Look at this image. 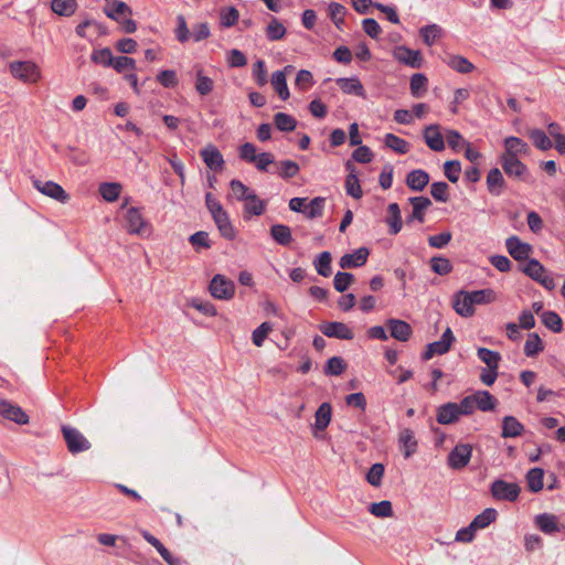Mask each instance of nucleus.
<instances>
[{"instance_id":"4be33fe9","label":"nucleus","mask_w":565,"mask_h":565,"mask_svg":"<svg viewBox=\"0 0 565 565\" xmlns=\"http://www.w3.org/2000/svg\"><path fill=\"white\" fill-rule=\"evenodd\" d=\"M460 415L457 411V403L448 402L440 405L436 412V420L441 425H451L459 420Z\"/></svg>"},{"instance_id":"774afa93","label":"nucleus","mask_w":565,"mask_h":565,"mask_svg":"<svg viewBox=\"0 0 565 565\" xmlns=\"http://www.w3.org/2000/svg\"><path fill=\"white\" fill-rule=\"evenodd\" d=\"M214 87V82L212 78L205 76L201 70L196 73V81H195V89L196 92L202 95H209Z\"/></svg>"},{"instance_id":"864d4df0","label":"nucleus","mask_w":565,"mask_h":565,"mask_svg":"<svg viewBox=\"0 0 565 565\" xmlns=\"http://www.w3.org/2000/svg\"><path fill=\"white\" fill-rule=\"evenodd\" d=\"M542 323L551 331L558 333L563 329L562 318L555 311L548 310L541 315Z\"/></svg>"},{"instance_id":"680f3d73","label":"nucleus","mask_w":565,"mask_h":565,"mask_svg":"<svg viewBox=\"0 0 565 565\" xmlns=\"http://www.w3.org/2000/svg\"><path fill=\"white\" fill-rule=\"evenodd\" d=\"M431 270L440 276L448 275L452 270V265L450 260L443 256H434L430 259Z\"/></svg>"},{"instance_id":"423d86ee","label":"nucleus","mask_w":565,"mask_h":565,"mask_svg":"<svg viewBox=\"0 0 565 565\" xmlns=\"http://www.w3.org/2000/svg\"><path fill=\"white\" fill-rule=\"evenodd\" d=\"M393 57L401 64L412 68H420L424 63V57L419 50H412L405 45H398L393 50Z\"/></svg>"},{"instance_id":"f704fd0d","label":"nucleus","mask_w":565,"mask_h":565,"mask_svg":"<svg viewBox=\"0 0 565 565\" xmlns=\"http://www.w3.org/2000/svg\"><path fill=\"white\" fill-rule=\"evenodd\" d=\"M332 416V407L331 404L328 402L322 403L315 414V428L317 430H324L330 422Z\"/></svg>"},{"instance_id":"f8f14e48","label":"nucleus","mask_w":565,"mask_h":565,"mask_svg":"<svg viewBox=\"0 0 565 565\" xmlns=\"http://www.w3.org/2000/svg\"><path fill=\"white\" fill-rule=\"evenodd\" d=\"M0 415L18 425H26L30 419L29 415L19 405H14L7 399H0Z\"/></svg>"},{"instance_id":"5fc2aeb1","label":"nucleus","mask_w":565,"mask_h":565,"mask_svg":"<svg viewBox=\"0 0 565 565\" xmlns=\"http://www.w3.org/2000/svg\"><path fill=\"white\" fill-rule=\"evenodd\" d=\"M286 35V28L279 20L271 17L270 22L266 28V38L269 41H279Z\"/></svg>"},{"instance_id":"e433bc0d","label":"nucleus","mask_w":565,"mask_h":565,"mask_svg":"<svg viewBox=\"0 0 565 565\" xmlns=\"http://www.w3.org/2000/svg\"><path fill=\"white\" fill-rule=\"evenodd\" d=\"M104 13L111 20L120 22L119 15L121 14H132L131 8L121 0H114L110 3V7L104 8Z\"/></svg>"},{"instance_id":"338daca9","label":"nucleus","mask_w":565,"mask_h":565,"mask_svg":"<svg viewBox=\"0 0 565 565\" xmlns=\"http://www.w3.org/2000/svg\"><path fill=\"white\" fill-rule=\"evenodd\" d=\"M369 511L377 518H388L393 515L392 503L387 500L371 503Z\"/></svg>"},{"instance_id":"5701e85b","label":"nucleus","mask_w":565,"mask_h":565,"mask_svg":"<svg viewBox=\"0 0 565 565\" xmlns=\"http://www.w3.org/2000/svg\"><path fill=\"white\" fill-rule=\"evenodd\" d=\"M504 153L502 156L518 158L519 154H529L530 147L529 145L521 138L510 136L504 139Z\"/></svg>"},{"instance_id":"20e7f679","label":"nucleus","mask_w":565,"mask_h":565,"mask_svg":"<svg viewBox=\"0 0 565 565\" xmlns=\"http://www.w3.org/2000/svg\"><path fill=\"white\" fill-rule=\"evenodd\" d=\"M211 295L221 300H230L235 294V284L221 274H216L210 281Z\"/></svg>"},{"instance_id":"3c124183","label":"nucleus","mask_w":565,"mask_h":565,"mask_svg":"<svg viewBox=\"0 0 565 565\" xmlns=\"http://www.w3.org/2000/svg\"><path fill=\"white\" fill-rule=\"evenodd\" d=\"M441 34L443 29L438 24H428L419 30L423 42L428 46H431Z\"/></svg>"},{"instance_id":"4468645a","label":"nucleus","mask_w":565,"mask_h":565,"mask_svg":"<svg viewBox=\"0 0 565 565\" xmlns=\"http://www.w3.org/2000/svg\"><path fill=\"white\" fill-rule=\"evenodd\" d=\"M413 210L412 213L406 217V224H411L413 221L423 223L425 221V211L431 206V201L427 196H412L408 199Z\"/></svg>"},{"instance_id":"0eeeda50","label":"nucleus","mask_w":565,"mask_h":565,"mask_svg":"<svg viewBox=\"0 0 565 565\" xmlns=\"http://www.w3.org/2000/svg\"><path fill=\"white\" fill-rule=\"evenodd\" d=\"M10 72L15 78L24 82H36L40 76L39 67L31 61H14L10 63Z\"/></svg>"},{"instance_id":"e2e57ef3","label":"nucleus","mask_w":565,"mask_h":565,"mask_svg":"<svg viewBox=\"0 0 565 565\" xmlns=\"http://www.w3.org/2000/svg\"><path fill=\"white\" fill-rule=\"evenodd\" d=\"M326 199L322 196L313 198L309 205L305 207V214L308 218L322 216Z\"/></svg>"},{"instance_id":"2f4dec72","label":"nucleus","mask_w":565,"mask_h":565,"mask_svg":"<svg viewBox=\"0 0 565 565\" xmlns=\"http://www.w3.org/2000/svg\"><path fill=\"white\" fill-rule=\"evenodd\" d=\"M469 291L460 290L455 295L454 309L465 318L471 317L475 313L473 305L469 303Z\"/></svg>"},{"instance_id":"b1692460","label":"nucleus","mask_w":565,"mask_h":565,"mask_svg":"<svg viewBox=\"0 0 565 565\" xmlns=\"http://www.w3.org/2000/svg\"><path fill=\"white\" fill-rule=\"evenodd\" d=\"M335 82L344 94L365 98V89L358 77H340Z\"/></svg>"},{"instance_id":"f3484780","label":"nucleus","mask_w":565,"mask_h":565,"mask_svg":"<svg viewBox=\"0 0 565 565\" xmlns=\"http://www.w3.org/2000/svg\"><path fill=\"white\" fill-rule=\"evenodd\" d=\"M370 250L367 247H360L353 254H344L339 262L342 269L356 268L367 262Z\"/></svg>"},{"instance_id":"6ab92c4d","label":"nucleus","mask_w":565,"mask_h":565,"mask_svg":"<svg viewBox=\"0 0 565 565\" xmlns=\"http://www.w3.org/2000/svg\"><path fill=\"white\" fill-rule=\"evenodd\" d=\"M206 167L213 171H220L224 167V159L221 151L213 145H209L200 151Z\"/></svg>"},{"instance_id":"a18cd8bd","label":"nucleus","mask_w":565,"mask_h":565,"mask_svg":"<svg viewBox=\"0 0 565 565\" xmlns=\"http://www.w3.org/2000/svg\"><path fill=\"white\" fill-rule=\"evenodd\" d=\"M497 516L498 512L495 509L487 508L480 514L476 515L471 523L477 530H482L494 522Z\"/></svg>"},{"instance_id":"4c0bfd02","label":"nucleus","mask_w":565,"mask_h":565,"mask_svg":"<svg viewBox=\"0 0 565 565\" xmlns=\"http://www.w3.org/2000/svg\"><path fill=\"white\" fill-rule=\"evenodd\" d=\"M523 351L527 358H534L544 351V343L537 333L527 334Z\"/></svg>"},{"instance_id":"09e8293b","label":"nucleus","mask_w":565,"mask_h":565,"mask_svg":"<svg viewBox=\"0 0 565 565\" xmlns=\"http://www.w3.org/2000/svg\"><path fill=\"white\" fill-rule=\"evenodd\" d=\"M121 191V184L117 182H103L99 184V193L107 202H115Z\"/></svg>"},{"instance_id":"de8ad7c7","label":"nucleus","mask_w":565,"mask_h":565,"mask_svg":"<svg viewBox=\"0 0 565 565\" xmlns=\"http://www.w3.org/2000/svg\"><path fill=\"white\" fill-rule=\"evenodd\" d=\"M384 142L387 148L394 150L399 154H405L409 151V143L394 134H386Z\"/></svg>"},{"instance_id":"a19ab883","label":"nucleus","mask_w":565,"mask_h":565,"mask_svg":"<svg viewBox=\"0 0 565 565\" xmlns=\"http://www.w3.org/2000/svg\"><path fill=\"white\" fill-rule=\"evenodd\" d=\"M331 262L332 256L330 252L320 253L313 260L317 273L322 277H329L332 274Z\"/></svg>"},{"instance_id":"ddd939ff","label":"nucleus","mask_w":565,"mask_h":565,"mask_svg":"<svg viewBox=\"0 0 565 565\" xmlns=\"http://www.w3.org/2000/svg\"><path fill=\"white\" fill-rule=\"evenodd\" d=\"M148 226V223L145 221L141 215L139 209L130 207L128 209L125 216V228L129 234L142 235L145 233V228Z\"/></svg>"},{"instance_id":"0e129e2a","label":"nucleus","mask_w":565,"mask_h":565,"mask_svg":"<svg viewBox=\"0 0 565 565\" xmlns=\"http://www.w3.org/2000/svg\"><path fill=\"white\" fill-rule=\"evenodd\" d=\"M353 281V274L348 271H338L333 278V287L338 292H344Z\"/></svg>"},{"instance_id":"412c9836","label":"nucleus","mask_w":565,"mask_h":565,"mask_svg":"<svg viewBox=\"0 0 565 565\" xmlns=\"http://www.w3.org/2000/svg\"><path fill=\"white\" fill-rule=\"evenodd\" d=\"M345 169L350 172L347 175L344 183L347 194L352 196L353 199L359 200L362 198L363 192L358 175L355 173V166L350 160H348L345 162Z\"/></svg>"},{"instance_id":"bb28decb","label":"nucleus","mask_w":565,"mask_h":565,"mask_svg":"<svg viewBox=\"0 0 565 565\" xmlns=\"http://www.w3.org/2000/svg\"><path fill=\"white\" fill-rule=\"evenodd\" d=\"M399 448L407 459L417 451L418 443L415 438L414 431L409 428H404L398 436Z\"/></svg>"},{"instance_id":"052dcab7","label":"nucleus","mask_w":565,"mask_h":565,"mask_svg":"<svg viewBox=\"0 0 565 565\" xmlns=\"http://www.w3.org/2000/svg\"><path fill=\"white\" fill-rule=\"evenodd\" d=\"M430 194L435 201L446 203L449 201V185L444 181H437L430 185Z\"/></svg>"},{"instance_id":"393cba45","label":"nucleus","mask_w":565,"mask_h":565,"mask_svg":"<svg viewBox=\"0 0 565 565\" xmlns=\"http://www.w3.org/2000/svg\"><path fill=\"white\" fill-rule=\"evenodd\" d=\"M426 145L433 151H443L445 149V141L439 131L438 125H429L423 132Z\"/></svg>"},{"instance_id":"dca6fc26","label":"nucleus","mask_w":565,"mask_h":565,"mask_svg":"<svg viewBox=\"0 0 565 565\" xmlns=\"http://www.w3.org/2000/svg\"><path fill=\"white\" fill-rule=\"evenodd\" d=\"M212 218L223 238L227 241L235 239L236 231L230 220L228 213L225 210L212 215Z\"/></svg>"},{"instance_id":"1a4fd4ad","label":"nucleus","mask_w":565,"mask_h":565,"mask_svg":"<svg viewBox=\"0 0 565 565\" xmlns=\"http://www.w3.org/2000/svg\"><path fill=\"white\" fill-rule=\"evenodd\" d=\"M505 247L510 256L518 262L530 259L529 257L533 252L532 245L522 242L516 235L505 239Z\"/></svg>"},{"instance_id":"473e14b6","label":"nucleus","mask_w":565,"mask_h":565,"mask_svg":"<svg viewBox=\"0 0 565 565\" xmlns=\"http://www.w3.org/2000/svg\"><path fill=\"white\" fill-rule=\"evenodd\" d=\"M270 237L280 246H289L294 238L291 230L285 224H274L269 230Z\"/></svg>"},{"instance_id":"a878e982","label":"nucleus","mask_w":565,"mask_h":565,"mask_svg":"<svg viewBox=\"0 0 565 565\" xmlns=\"http://www.w3.org/2000/svg\"><path fill=\"white\" fill-rule=\"evenodd\" d=\"M536 527L544 534L551 535L559 532L558 518L551 513H541L534 518Z\"/></svg>"},{"instance_id":"ea45409f","label":"nucleus","mask_w":565,"mask_h":565,"mask_svg":"<svg viewBox=\"0 0 565 565\" xmlns=\"http://www.w3.org/2000/svg\"><path fill=\"white\" fill-rule=\"evenodd\" d=\"M428 78L423 73H415L411 77L409 88L411 94L415 98L423 97L424 93L427 92Z\"/></svg>"},{"instance_id":"9b49d317","label":"nucleus","mask_w":565,"mask_h":565,"mask_svg":"<svg viewBox=\"0 0 565 565\" xmlns=\"http://www.w3.org/2000/svg\"><path fill=\"white\" fill-rule=\"evenodd\" d=\"M500 163L508 177L526 180V177L529 175V169L519 158L501 156Z\"/></svg>"},{"instance_id":"79ce46f5","label":"nucleus","mask_w":565,"mask_h":565,"mask_svg":"<svg viewBox=\"0 0 565 565\" xmlns=\"http://www.w3.org/2000/svg\"><path fill=\"white\" fill-rule=\"evenodd\" d=\"M529 138L531 139L533 145L542 151H547L553 147L552 140L542 129L535 128L530 130Z\"/></svg>"},{"instance_id":"f257e3e1","label":"nucleus","mask_w":565,"mask_h":565,"mask_svg":"<svg viewBox=\"0 0 565 565\" xmlns=\"http://www.w3.org/2000/svg\"><path fill=\"white\" fill-rule=\"evenodd\" d=\"M61 431L65 440L67 450L71 454H78L90 448L88 439L76 428L70 425H62Z\"/></svg>"},{"instance_id":"58836bf2","label":"nucleus","mask_w":565,"mask_h":565,"mask_svg":"<svg viewBox=\"0 0 565 565\" xmlns=\"http://www.w3.org/2000/svg\"><path fill=\"white\" fill-rule=\"evenodd\" d=\"M52 11L60 17H71L77 9L76 0H51Z\"/></svg>"},{"instance_id":"bf43d9fd","label":"nucleus","mask_w":565,"mask_h":565,"mask_svg":"<svg viewBox=\"0 0 565 565\" xmlns=\"http://www.w3.org/2000/svg\"><path fill=\"white\" fill-rule=\"evenodd\" d=\"M189 243L192 245L195 252H200L201 249H207L211 247L209 233L205 231H198L190 235Z\"/></svg>"},{"instance_id":"603ef678","label":"nucleus","mask_w":565,"mask_h":565,"mask_svg":"<svg viewBox=\"0 0 565 565\" xmlns=\"http://www.w3.org/2000/svg\"><path fill=\"white\" fill-rule=\"evenodd\" d=\"M230 188L238 201H247L249 199H256V194L254 191H250L248 186H246L239 180H232L230 182Z\"/></svg>"},{"instance_id":"cd10ccee","label":"nucleus","mask_w":565,"mask_h":565,"mask_svg":"<svg viewBox=\"0 0 565 565\" xmlns=\"http://www.w3.org/2000/svg\"><path fill=\"white\" fill-rule=\"evenodd\" d=\"M487 188L490 194L499 196L505 189V180L498 168H492L487 174Z\"/></svg>"},{"instance_id":"c03bdc74","label":"nucleus","mask_w":565,"mask_h":565,"mask_svg":"<svg viewBox=\"0 0 565 565\" xmlns=\"http://www.w3.org/2000/svg\"><path fill=\"white\" fill-rule=\"evenodd\" d=\"M469 303L475 305H487L495 300V292L491 288L469 291Z\"/></svg>"},{"instance_id":"72a5a7b5","label":"nucleus","mask_w":565,"mask_h":565,"mask_svg":"<svg viewBox=\"0 0 565 565\" xmlns=\"http://www.w3.org/2000/svg\"><path fill=\"white\" fill-rule=\"evenodd\" d=\"M476 408L482 412L494 411L498 405V399L488 391H478L473 394Z\"/></svg>"},{"instance_id":"6e6d98bb","label":"nucleus","mask_w":565,"mask_h":565,"mask_svg":"<svg viewBox=\"0 0 565 565\" xmlns=\"http://www.w3.org/2000/svg\"><path fill=\"white\" fill-rule=\"evenodd\" d=\"M478 358L488 365L490 369H498L499 362L501 361V355L499 352L487 349L479 348L477 351Z\"/></svg>"},{"instance_id":"c756f323","label":"nucleus","mask_w":565,"mask_h":565,"mask_svg":"<svg viewBox=\"0 0 565 565\" xmlns=\"http://www.w3.org/2000/svg\"><path fill=\"white\" fill-rule=\"evenodd\" d=\"M524 425L514 416L508 415L502 419V431L503 438H515L523 434Z\"/></svg>"},{"instance_id":"49530a36","label":"nucleus","mask_w":565,"mask_h":565,"mask_svg":"<svg viewBox=\"0 0 565 565\" xmlns=\"http://www.w3.org/2000/svg\"><path fill=\"white\" fill-rule=\"evenodd\" d=\"M274 124L278 130L284 132L294 131L297 127V120L291 115L286 113L275 114Z\"/></svg>"},{"instance_id":"c85d7f7f","label":"nucleus","mask_w":565,"mask_h":565,"mask_svg":"<svg viewBox=\"0 0 565 565\" xmlns=\"http://www.w3.org/2000/svg\"><path fill=\"white\" fill-rule=\"evenodd\" d=\"M429 174L422 169H415L406 175L405 183L413 191H423L429 183Z\"/></svg>"},{"instance_id":"13d9d810","label":"nucleus","mask_w":565,"mask_h":565,"mask_svg":"<svg viewBox=\"0 0 565 565\" xmlns=\"http://www.w3.org/2000/svg\"><path fill=\"white\" fill-rule=\"evenodd\" d=\"M347 369L345 361L340 356H332L327 361L324 374L331 376L341 375Z\"/></svg>"},{"instance_id":"7ed1b4c3","label":"nucleus","mask_w":565,"mask_h":565,"mask_svg":"<svg viewBox=\"0 0 565 565\" xmlns=\"http://www.w3.org/2000/svg\"><path fill=\"white\" fill-rule=\"evenodd\" d=\"M454 342H455V335H454L451 329L449 327H447V329L444 331L440 340L428 343L426 345V350L422 353V360L428 361L436 354L443 355V354L447 353L450 350Z\"/></svg>"},{"instance_id":"39448f33","label":"nucleus","mask_w":565,"mask_h":565,"mask_svg":"<svg viewBox=\"0 0 565 565\" xmlns=\"http://www.w3.org/2000/svg\"><path fill=\"white\" fill-rule=\"evenodd\" d=\"M472 455V446L469 444H458L448 454L447 463L454 470H461L469 463Z\"/></svg>"},{"instance_id":"a211bd4d","label":"nucleus","mask_w":565,"mask_h":565,"mask_svg":"<svg viewBox=\"0 0 565 565\" xmlns=\"http://www.w3.org/2000/svg\"><path fill=\"white\" fill-rule=\"evenodd\" d=\"M391 337L397 341L406 342L412 335V327L404 320L391 318L386 321Z\"/></svg>"},{"instance_id":"f03ea898","label":"nucleus","mask_w":565,"mask_h":565,"mask_svg":"<svg viewBox=\"0 0 565 565\" xmlns=\"http://www.w3.org/2000/svg\"><path fill=\"white\" fill-rule=\"evenodd\" d=\"M490 492L495 500L515 502L520 495L521 488L515 482L495 479L490 486Z\"/></svg>"},{"instance_id":"8fccbe9b","label":"nucleus","mask_w":565,"mask_h":565,"mask_svg":"<svg viewBox=\"0 0 565 565\" xmlns=\"http://www.w3.org/2000/svg\"><path fill=\"white\" fill-rule=\"evenodd\" d=\"M266 210L265 201H262L256 195V199H249L244 205V220H248L250 216H259Z\"/></svg>"},{"instance_id":"9d476101","label":"nucleus","mask_w":565,"mask_h":565,"mask_svg":"<svg viewBox=\"0 0 565 565\" xmlns=\"http://www.w3.org/2000/svg\"><path fill=\"white\" fill-rule=\"evenodd\" d=\"M319 330L328 338L340 340H352L354 338L353 331L343 322L326 321L319 326Z\"/></svg>"},{"instance_id":"6e6552de","label":"nucleus","mask_w":565,"mask_h":565,"mask_svg":"<svg viewBox=\"0 0 565 565\" xmlns=\"http://www.w3.org/2000/svg\"><path fill=\"white\" fill-rule=\"evenodd\" d=\"M33 185L42 194L61 203H66L70 200V194L56 182L35 179Z\"/></svg>"},{"instance_id":"2eb2a0df","label":"nucleus","mask_w":565,"mask_h":565,"mask_svg":"<svg viewBox=\"0 0 565 565\" xmlns=\"http://www.w3.org/2000/svg\"><path fill=\"white\" fill-rule=\"evenodd\" d=\"M141 536L148 542L151 546H153L157 552L161 555V557L168 563V565H182V561L179 557L172 555V553L147 530L140 531Z\"/></svg>"},{"instance_id":"aec40b11","label":"nucleus","mask_w":565,"mask_h":565,"mask_svg":"<svg viewBox=\"0 0 565 565\" xmlns=\"http://www.w3.org/2000/svg\"><path fill=\"white\" fill-rule=\"evenodd\" d=\"M292 66L287 65L284 70L276 71L271 74L270 83L275 92L282 100H287L290 96L289 88L287 85L286 74L291 71Z\"/></svg>"},{"instance_id":"69168bd1","label":"nucleus","mask_w":565,"mask_h":565,"mask_svg":"<svg viewBox=\"0 0 565 565\" xmlns=\"http://www.w3.org/2000/svg\"><path fill=\"white\" fill-rule=\"evenodd\" d=\"M385 467L381 462L373 463L366 473V481L373 487H380L384 476Z\"/></svg>"},{"instance_id":"c9c22d12","label":"nucleus","mask_w":565,"mask_h":565,"mask_svg":"<svg viewBox=\"0 0 565 565\" xmlns=\"http://www.w3.org/2000/svg\"><path fill=\"white\" fill-rule=\"evenodd\" d=\"M543 477L544 470L542 468L535 467L530 469L525 476L529 491L533 493L540 492L544 486Z\"/></svg>"},{"instance_id":"7c9ffc66","label":"nucleus","mask_w":565,"mask_h":565,"mask_svg":"<svg viewBox=\"0 0 565 565\" xmlns=\"http://www.w3.org/2000/svg\"><path fill=\"white\" fill-rule=\"evenodd\" d=\"M387 213L388 216L385 218V223L388 225V234L396 235L403 227L399 205L395 202L388 204Z\"/></svg>"},{"instance_id":"4d7b16f0","label":"nucleus","mask_w":565,"mask_h":565,"mask_svg":"<svg viewBox=\"0 0 565 565\" xmlns=\"http://www.w3.org/2000/svg\"><path fill=\"white\" fill-rule=\"evenodd\" d=\"M522 271L531 279L537 281L545 274V267L537 259L530 258L522 268Z\"/></svg>"},{"instance_id":"37998d69","label":"nucleus","mask_w":565,"mask_h":565,"mask_svg":"<svg viewBox=\"0 0 565 565\" xmlns=\"http://www.w3.org/2000/svg\"><path fill=\"white\" fill-rule=\"evenodd\" d=\"M452 70L461 74H468L473 71V64L461 55H449L445 61Z\"/></svg>"}]
</instances>
